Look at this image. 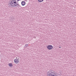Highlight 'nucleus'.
<instances>
[{
  "label": "nucleus",
  "instance_id": "obj_1",
  "mask_svg": "<svg viewBox=\"0 0 76 76\" xmlns=\"http://www.w3.org/2000/svg\"><path fill=\"white\" fill-rule=\"evenodd\" d=\"M10 4L13 7H16L17 6H19V5L18 4L17 1L15 0H12L11 1Z\"/></svg>",
  "mask_w": 76,
  "mask_h": 76
},
{
  "label": "nucleus",
  "instance_id": "obj_2",
  "mask_svg": "<svg viewBox=\"0 0 76 76\" xmlns=\"http://www.w3.org/2000/svg\"><path fill=\"white\" fill-rule=\"evenodd\" d=\"M48 76H57V74L54 72H50L48 74Z\"/></svg>",
  "mask_w": 76,
  "mask_h": 76
},
{
  "label": "nucleus",
  "instance_id": "obj_3",
  "mask_svg": "<svg viewBox=\"0 0 76 76\" xmlns=\"http://www.w3.org/2000/svg\"><path fill=\"white\" fill-rule=\"evenodd\" d=\"M47 48L48 50H52L53 48V47L51 45H48L47 46Z\"/></svg>",
  "mask_w": 76,
  "mask_h": 76
},
{
  "label": "nucleus",
  "instance_id": "obj_4",
  "mask_svg": "<svg viewBox=\"0 0 76 76\" xmlns=\"http://www.w3.org/2000/svg\"><path fill=\"white\" fill-rule=\"evenodd\" d=\"M14 62L15 63V64H18L19 63V59H15L14 60Z\"/></svg>",
  "mask_w": 76,
  "mask_h": 76
},
{
  "label": "nucleus",
  "instance_id": "obj_5",
  "mask_svg": "<svg viewBox=\"0 0 76 76\" xmlns=\"http://www.w3.org/2000/svg\"><path fill=\"white\" fill-rule=\"evenodd\" d=\"M22 6H25V2L24 1H22L21 2Z\"/></svg>",
  "mask_w": 76,
  "mask_h": 76
},
{
  "label": "nucleus",
  "instance_id": "obj_6",
  "mask_svg": "<svg viewBox=\"0 0 76 76\" xmlns=\"http://www.w3.org/2000/svg\"><path fill=\"white\" fill-rule=\"evenodd\" d=\"M38 1L39 3H41L44 1V0H38Z\"/></svg>",
  "mask_w": 76,
  "mask_h": 76
},
{
  "label": "nucleus",
  "instance_id": "obj_7",
  "mask_svg": "<svg viewBox=\"0 0 76 76\" xmlns=\"http://www.w3.org/2000/svg\"><path fill=\"white\" fill-rule=\"evenodd\" d=\"M9 66H10V67H12L13 66V65H12V63L9 64Z\"/></svg>",
  "mask_w": 76,
  "mask_h": 76
},
{
  "label": "nucleus",
  "instance_id": "obj_8",
  "mask_svg": "<svg viewBox=\"0 0 76 76\" xmlns=\"http://www.w3.org/2000/svg\"><path fill=\"white\" fill-rule=\"evenodd\" d=\"M61 48V47H59V48Z\"/></svg>",
  "mask_w": 76,
  "mask_h": 76
}]
</instances>
